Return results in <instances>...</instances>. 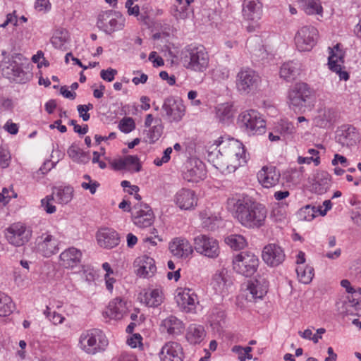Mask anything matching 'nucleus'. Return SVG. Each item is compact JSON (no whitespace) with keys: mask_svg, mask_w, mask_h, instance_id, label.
<instances>
[{"mask_svg":"<svg viewBox=\"0 0 361 361\" xmlns=\"http://www.w3.org/2000/svg\"><path fill=\"white\" fill-rule=\"evenodd\" d=\"M296 272L299 281L304 284H309L314 276V268L310 265L298 266Z\"/></svg>","mask_w":361,"mask_h":361,"instance_id":"obj_39","label":"nucleus"},{"mask_svg":"<svg viewBox=\"0 0 361 361\" xmlns=\"http://www.w3.org/2000/svg\"><path fill=\"white\" fill-rule=\"evenodd\" d=\"M59 244L58 239L50 233H42L36 238L34 250L44 257H50L59 252Z\"/></svg>","mask_w":361,"mask_h":361,"instance_id":"obj_18","label":"nucleus"},{"mask_svg":"<svg viewBox=\"0 0 361 361\" xmlns=\"http://www.w3.org/2000/svg\"><path fill=\"white\" fill-rule=\"evenodd\" d=\"M277 128L282 135H292L296 131L294 125L287 120H281L278 124Z\"/></svg>","mask_w":361,"mask_h":361,"instance_id":"obj_49","label":"nucleus"},{"mask_svg":"<svg viewBox=\"0 0 361 361\" xmlns=\"http://www.w3.org/2000/svg\"><path fill=\"white\" fill-rule=\"evenodd\" d=\"M232 351L238 355V358L240 361L252 359V355L250 353L252 351L251 347L247 346L243 348L240 345H235L233 347Z\"/></svg>","mask_w":361,"mask_h":361,"instance_id":"obj_47","label":"nucleus"},{"mask_svg":"<svg viewBox=\"0 0 361 361\" xmlns=\"http://www.w3.org/2000/svg\"><path fill=\"white\" fill-rule=\"evenodd\" d=\"M197 197L191 190H182V209H193L197 204Z\"/></svg>","mask_w":361,"mask_h":361,"instance_id":"obj_41","label":"nucleus"},{"mask_svg":"<svg viewBox=\"0 0 361 361\" xmlns=\"http://www.w3.org/2000/svg\"><path fill=\"white\" fill-rule=\"evenodd\" d=\"M97 239L99 245L104 248L111 249L118 245L120 238L114 229L104 228L97 232Z\"/></svg>","mask_w":361,"mask_h":361,"instance_id":"obj_25","label":"nucleus"},{"mask_svg":"<svg viewBox=\"0 0 361 361\" xmlns=\"http://www.w3.org/2000/svg\"><path fill=\"white\" fill-rule=\"evenodd\" d=\"M162 109L170 119L176 121L180 120V101L178 99L169 97L164 100Z\"/></svg>","mask_w":361,"mask_h":361,"instance_id":"obj_31","label":"nucleus"},{"mask_svg":"<svg viewBox=\"0 0 361 361\" xmlns=\"http://www.w3.org/2000/svg\"><path fill=\"white\" fill-rule=\"evenodd\" d=\"M302 9L307 15H320L323 13V8L319 0H299Z\"/></svg>","mask_w":361,"mask_h":361,"instance_id":"obj_36","label":"nucleus"},{"mask_svg":"<svg viewBox=\"0 0 361 361\" xmlns=\"http://www.w3.org/2000/svg\"><path fill=\"white\" fill-rule=\"evenodd\" d=\"M259 261L257 255L250 251L235 255L232 259L233 271L245 277L252 276L257 270Z\"/></svg>","mask_w":361,"mask_h":361,"instance_id":"obj_8","label":"nucleus"},{"mask_svg":"<svg viewBox=\"0 0 361 361\" xmlns=\"http://www.w3.org/2000/svg\"><path fill=\"white\" fill-rule=\"evenodd\" d=\"M331 185V175L326 171H318L314 175L312 190L318 195H323L330 188Z\"/></svg>","mask_w":361,"mask_h":361,"instance_id":"obj_28","label":"nucleus"},{"mask_svg":"<svg viewBox=\"0 0 361 361\" xmlns=\"http://www.w3.org/2000/svg\"><path fill=\"white\" fill-rule=\"evenodd\" d=\"M350 269L351 273L355 276H360L361 275V260L357 259L353 262Z\"/></svg>","mask_w":361,"mask_h":361,"instance_id":"obj_64","label":"nucleus"},{"mask_svg":"<svg viewBox=\"0 0 361 361\" xmlns=\"http://www.w3.org/2000/svg\"><path fill=\"white\" fill-rule=\"evenodd\" d=\"M310 90L305 83H298L288 92V104L293 108L300 109L305 106Z\"/></svg>","mask_w":361,"mask_h":361,"instance_id":"obj_22","label":"nucleus"},{"mask_svg":"<svg viewBox=\"0 0 361 361\" xmlns=\"http://www.w3.org/2000/svg\"><path fill=\"white\" fill-rule=\"evenodd\" d=\"M182 54V63L186 69L192 72L202 73L209 68V56L203 45L188 44L185 47Z\"/></svg>","mask_w":361,"mask_h":361,"instance_id":"obj_5","label":"nucleus"},{"mask_svg":"<svg viewBox=\"0 0 361 361\" xmlns=\"http://www.w3.org/2000/svg\"><path fill=\"white\" fill-rule=\"evenodd\" d=\"M300 65L294 61H288L281 66L279 71L280 77L283 80L291 82L295 80L300 74Z\"/></svg>","mask_w":361,"mask_h":361,"instance_id":"obj_32","label":"nucleus"},{"mask_svg":"<svg viewBox=\"0 0 361 361\" xmlns=\"http://www.w3.org/2000/svg\"><path fill=\"white\" fill-rule=\"evenodd\" d=\"M180 345L176 342L166 343L159 353L161 361H180Z\"/></svg>","mask_w":361,"mask_h":361,"instance_id":"obj_29","label":"nucleus"},{"mask_svg":"<svg viewBox=\"0 0 361 361\" xmlns=\"http://www.w3.org/2000/svg\"><path fill=\"white\" fill-rule=\"evenodd\" d=\"M144 300L148 307H157L163 301V293L161 289L155 288L144 295Z\"/></svg>","mask_w":361,"mask_h":361,"instance_id":"obj_40","label":"nucleus"},{"mask_svg":"<svg viewBox=\"0 0 361 361\" xmlns=\"http://www.w3.org/2000/svg\"><path fill=\"white\" fill-rule=\"evenodd\" d=\"M99 185L100 184L96 180H92L88 183L82 182L81 184V187L85 190H89L92 195H94L96 192L97 189Z\"/></svg>","mask_w":361,"mask_h":361,"instance_id":"obj_61","label":"nucleus"},{"mask_svg":"<svg viewBox=\"0 0 361 361\" xmlns=\"http://www.w3.org/2000/svg\"><path fill=\"white\" fill-rule=\"evenodd\" d=\"M318 212L316 207L307 205L300 209V218L304 221H310L315 218Z\"/></svg>","mask_w":361,"mask_h":361,"instance_id":"obj_46","label":"nucleus"},{"mask_svg":"<svg viewBox=\"0 0 361 361\" xmlns=\"http://www.w3.org/2000/svg\"><path fill=\"white\" fill-rule=\"evenodd\" d=\"M56 202L59 204H68L73 198V188L71 186L60 187L55 189L53 192Z\"/></svg>","mask_w":361,"mask_h":361,"instance_id":"obj_37","label":"nucleus"},{"mask_svg":"<svg viewBox=\"0 0 361 361\" xmlns=\"http://www.w3.org/2000/svg\"><path fill=\"white\" fill-rule=\"evenodd\" d=\"M297 161L299 164H310L312 162L314 163V164L317 166L320 164V157H304L302 156H299L298 157Z\"/></svg>","mask_w":361,"mask_h":361,"instance_id":"obj_58","label":"nucleus"},{"mask_svg":"<svg viewBox=\"0 0 361 361\" xmlns=\"http://www.w3.org/2000/svg\"><path fill=\"white\" fill-rule=\"evenodd\" d=\"M126 169L130 170L131 166H134L133 171L139 172L142 169V165L137 156L127 155L124 157Z\"/></svg>","mask_w":361,"mask_h":361,"instance_id":"obj_48","label":"nucleus"},{"mask_svg":"<svg viewBox=\"0 0 361 361\" xmlns=\"http://www.w3.org/2000/svg\"><path fill=\"white\" fill-rule=\"evenodd\" d=\"M202 226L207 230L213 231L221 221L219 213L214 212L210 209H206L200 213Z\"/></svg>","mask_w":361,"mask_h":361,"instance_id":"obj_30","label":"nucleus"},{"mask_svg":"<svg viewBox=\"0 0 361 361\" xmlns=\"http://www.w3.org/2000/svg\"><path fill=\"white\" fill-rule=\"evenodd\" d=\"M118 72L116 69L109 68L106 70H102L100 72V77L105 81L111 82L114 80L115 76Z\"/></svg>","mask_w":361,"mask_h":361,"instance_id":"obj_56","label":"nucleus"},{"mask_svg":"<svg viewBox=\"0 0 361 361\" xmlns=\"http://www.w3.org/2000/svg\"><path fill=\"white\" fill-rule=\"evenodd\" d=\"M206 169L203 162L195 156L188 157L182 169L183 178L189 183H198L206 177Z\"/></svg>","mask_w":361,"mask_h":361,"instance_id":"obj_11","label":"nucleus"},{"mask_svg":"<svg viewBox=\"0 0 361 361\" xmlns=\"http://www.w3.org/2000/svg\"><path fill=\"white\" fill-rule=\"evenodd\" d=\"M118 128L121 132L129 133L135 128V123L132 118L127 117L120 121Z\"/></svg>","mask_w":361,"mask_h":361,"instance_id":"obj_50","label":"nucleus"},{"mask_svg":"<svg viewBox=\"0 0 361 361\" xmlns=\"http://www.w3.org/2000/svg\"><path fill=\"white\" fill-rule=\"evenodd\" d=\"M216 117L221 123H225L233 116V106L230 103L219 104L215 109Z\"/></svg>","mask_w":361,"mask_h":361,"instance_id":"obj_38","label":"nucleus"},{"mask_svg":"<svg viewBox=\"0 0 361 361\" xmlns=\"http://www.w3.org/2000/svg\"><path fill=\"white\" fill-rule=\"evenodd\" d=\"M263 261L269 266L276 267L285 259L283 250L278 245L272 243L266 245L262 250Z\"/></svg>","mask_w":361,"mask_h":361,"instance_id":"obj_23","label":"nucleus"},{"mask_svg":"<svg viewBox=\"0 0 361 361\" xmlns=\"http://www.w3.org/2000/svg\"><path fill=\"white\" fill-rule=\"evenodd\" d=\"M130 307V302H128L121 298H116L109 302L107 307L108 311L106 313L107 316H109V314H121V316H124L128 314Z\"/></svg>","mask_w":361,"mask_h":361,"instance_id":"obj_33","label":"nucleus"},{"mask_svg":"<svg viewBox=\"0 0 361 361\" xmlns=\"http://www.w3.org/2000/svg\"><path fill=\"white\" fill-rule=\"evenodd\" d=\"M195 250L207 257L215 259L220 254L219 241L212 236L201 234L194 238Z\"/></svg>","mask_w":361,"mask_h":361,"instance_id":"obj_13","label":"nucleus"},{"mask_svg":"<svg viewBox=\"0 0 361 361\" xmlns=\"http://www.w3.org/2000/svg\"><path fill=\"white\" fill-rule=\"evenodd\" d=\"M172 152H173V149H172V148L171 147H167L164 151L163 157L161 158H159V157L156 158L154 160V164L157 166H161L164 164H166V163L169 162L170 159H171V154Z\"/></svg>","mask_w":361,"mask_h":361,"instance_id":"obj_53","label":"nucleus"},{"mask_svg":"<svg viewBox=\"0 0 361 361\" xmlns=\"http://www.w3.org/2000/svg\"><path fill=\"white\" fill-rule=\"evenodd\" d=\"M318 31L313 26H303L296 32L295 44L300 51H309L315 45Z\"/></svg>","mask_w":361,"mask_h":361,"instance_id":"obj_15","label":"nucleus"},{"mask_svg":"<svg viewBox=\"0 0 361 361\" xmlns=\"http://www.w3.org/2000/svg\"><path fill=\"white\" fill-rule=\"evenodd\" d=\"M31 65L27 59L21 54H13L8 60L4 59L1 63L2 75L10 81L25 84L32 78Z\"/></svg>","mask_w":361,"mask_h":361,"instance_id":"obj_4","label":"nucleus"},{"mask_svg":"<svg viewBox=\"0 0 361 361\" xmlns=\"http://www.w3.org/2000/svg\"><path fill=\"white\" fill-rule=\"evenodd\" d=\"M262 79L257 72L251 68L243 67L235 76V88L242 95L255 92L261 85Z\"/></svg>","mask_w":361,"mask_h":361,"instance_id":"obj_7","label":"nucleus"},{"mask_svg":"<svg viewBox=\"0 0 361 361\" xmlns=\"http://www.w3.org/2000/svg\"><path fill=\"white\" fill-rule=\"evenodd\" d=\"M5 235L10 244L20 247L30 240L32 231L23 224L15 223L6 229Z\"/></svg>","mask_w":361,"mask_h":361,"instance_id":"obj_17","label":"nucleus"},{"mask_svg":"<svg viewBox=\"0 0 361 361\" xmlns=\"http://www.w3.org/2000/svg\"><path fill=\"white\" fill-rule=\"evenodd\" d=\"M162 131L163 128L161 125L154 126L150 128L147 133L149 142L153 144L157 142L161 137Z\"/></svg>","mask_w":361,"mask_h":361,"instance_id":"obj_51","label":"nucleus"},{"mask_svg":"<svg viewBox=\"0 0 361 361\" xmlns=\"http://www.w3.org/2000/svg\"><path fill=\"white\" fill-rule=\"evenodd\" d=\"M225 243L235 250H243L247 246L245 238L240 234H231L225 238Z\"/></svg>","mask_w":361,"mask_h":361,"instance_id":"obj_43","label":"nucleus"},{"mask_svg":"<svg viewBox=\"0 0 361 361\" xmlns=\"http://www.w3.org/2000/svg\"><path fill=\"white\" fill-rule=\"evenodd\" d=\"M31 65L27 59L21 54H13L8 60L4 59L1 63L2 75L10 81L25 84L32 78Z\"/></svg>","mask_w":361,"mask_h":361,"instance_id":"obj_3","label":"nucleus"},{"mask_svg":"<svg viewBox=\"0 0 361 361\" xmlns=\"http://www.w3.org/2000/svg\"><path fill=\"white\" fill-rule=\"evenodd\" d=\"M243 16L247 20H257L262 13V4L259 0H244Z\"/></svg>","mask_w":361,"mask_h":361,"instance_id":"obj_26","label":"nucleus"},{"mask_svg":"<svg viewBox=\"0 0 361 361\" xmlns=\"http://www.w3.org/2000/svg\"><path fill=\"white\" fill-rule=\"evenodd\" d=\"M142 337L140 334H133L129 338H128L126 343L127 344L133 348H135L137 346H142Z\"/></svg>","mask_w":361,"mask_h":361,"instance_id":"obj_55","label":"nucleus"},{"mask_svg":"<svg viewBox=\"0 0 361 361\" xmlns=\"http://www.w3.org/2000/svg\"><path fill=\"white\" fill-rule=\"evenodd\" d=\"M332 207V203L330 200H326L323 202L322 206H319L317 207V211L318 212V214L322 216H324L327 212L329 211Z\"/></svg>","mask_w":361,"mask_h":361,"instance_id":"obj_63","label":"nucleus"},{"mask_svg":"<svg viewBox=\"0 0 361 361\" xmlns=\"http://www.w3.org/2000/svg\"><path fill=\"white\" fill-rule=\"evenodd\" d=\"M245 47L250 54L255 55L262 51L263 48L261 39L257 36L248 39L246 42Z\"/></svg>","mask_w":361,"mask_h":361,"instance_id":"obj_44","label":"nucleus"},{"mask_svg":"<svg viewBox=\"0 0 361 361\" xmlns=\"http://www.w3.org/2000/svg\"><path fill=\"white\" fill-rule=\"evenodd\" d=\"M169 250L173 255L178 256L180 253V239L176 238L173 241L169 244Z\"/></svg>","mask_w":361,"mask_h":361,"instance_id":"obj_62","label":"nucleus"},{"mask_svg":"<svg viewBox=\"0 0 361 361\" xmlns=\"http://www.w3.org/2000/svg\"><path fill=\"white\" fill-rule=\"evenodd\" d=\"M233 216L243 228H259L265 225L268 211L267 207L247 198L232 199Z\"/></svg>","mask_w":361,"mask_h":361,"instance_id":"obj_2","label":"nucleus"},{"mask_svg":"<svg viewBox=\"0 0 361 361\" xmlns=\"http://www.w3.org/2000/svg\"><path fill=\"white\" fill-rule=\"evenodd\" d=\"M269 282L264 276H259L247 281L244 290L245 300L250 302L262 300L268 293Z\"/></svg>","mask_w":361,"mask_h":361,"instance_id":"obj_12","label":"nucleus"},{"mask_svg":"<svg viewBox=\"0 0 361 361\" xmlns=\"http://www.w3.org/2000/svg\"><path fill=\"white\" fill-rule=\"evenodd\" d=\"M82 350L90 355L104 352L109 345L105 334L99 329H92L83 331L79 339Z\"/></svg>","mask_w":361,"mask_h":361,"instance_id":"obj_6","label":"nucleus"},{"mask_svg":"<svg viewBox=\"0 0 361 361\" xmlns=\"http://www.w3.org/2000/svg\"><path fill=\"white\" fill-rule=\"evenodd\" d=\"M11 154L8 150L0 149V167L2 169L7 168L11 161Z\"/></svg>","mask_w":361,"mask_h":361,"instance_id":"obj_54","label":"nucleus"},{"mask_svg":"<svg viewBox=\"0 0 361 361\" xmlns=\"http://www.w3.org/2000/svg\"><path fill=\"white\" fill-rule=\"evenodd\" d=\"M238 124L249 135L264 133L266 123L261 114L255 110L241 112L238 117Z\"/></svg>","mask_w":361,"mask_h":361,"instance_id":"obj_9","label":"nucleus"},{"mask_svg":"<svg viewBox=\"0 0 361 361\" xmlns=\"http://www.w3.org/2000/svg\"><path fill=\"white\" fill-rule=\"evenodd\" d=\"M193 253V247L187 240L182 239V258L188 257Z\"/></svg>","mask_w":361,"mask_h":361,"instance_id":"obj_59","label":"nucleus"},{"mask_svg":"<svg viewBox=\"0 0 361 361\" xmlns=\"http://www.w3.org/2000/svg\"><path fill=\"white\" fill-rule=\"evenodd\" d=\"M55 199L52 195H47L41 200V206L47 214H53L56 212V207L52 202Z\"/></svg>","mask_w":361,"mask_h":361,"instance_id":"obj_52","label":"nucleus"},{"mask_svg":"<svg viewBox=\"0 0 361 361\" xmlns=\"http://www.w3.org/2000/svg\"><path fill=\"white\" fill-rule=\"evenodd\" d=\"M15 309L11 298L0 292V316H10Z\"/></svg>","mask_w":361,"mask_h":361,"instance_id":"obj_42","label":"nucleus"},{"mask_svg":"<svg viewBox=\"0 0 361 361\" xmlns=\"http://www.w3.org/2000/svg\"><path fill=\"white\" fill-rule=\"evenodd\" d=\"M257 176L259 184L264 188H278L283 185L281 173L274 166H263Z\"/></svg>","mask_w":361,"mask_h":361,"instance_id":"obj_20","label":"nucleus"},{"mask_svg":"<svg viewBox=\"0 0 361 361\" xmlns=\"http://www.w3.org/2000/svg\"><path fill=\"white\" fill-rule=\"evenodd\" d=\"M359 137V133L355 127L345 125L337 130L335 139L342 148L349 149L357 144Z\"/></svg>","mask_w":361,"mask_h":361,"instance_id":"obj_21","label":"nucleus"},{"mask_svg":"<svg viewBox=\"0 0 361 361\" xmlns=\"http://www.w3.org/2000/svg\"><path fill=\"white\" fill-rule=\"evenodd\" d=\"M329 50L328 65L329 69L336 73L341 80L347 81L349 79V74L345 71L344 52L340 49L338 44L332 48L329 47Z\"/></svg>","mask_w":361,"mask_h":361,"instance_id":"obj_16","label":"nucleus"},{"mask_svg":"<svg viewBox=\"0 0 361 361\" xmlns=\"http://www.w3.org/2000/svg\"><path fill=\"white\" fill-rule=\"evenodd\" d=\"M135 263L137 264V275L143 278L152 277L156 270L155 262L153 258L147 255H143L136 259Z\"/></svg>","mask_w":361,"mask_h":361,"instance_id":"obj_27","label":"nucleus"},{"mask_svg":"<svg viewBox=\"0 0 361 361\" xmlns=\"http://www.w3.org/2000/svg\"><path fill=\"white\" fill-rule=\"evenodd\" d=\"M352 219L356 224L361 226V202L355 204L352 212Z\"/></svg>","mask_w":361,"mask_h":361,"instance_id":"obj_57","label":"nucleus"},{"mask_svg":"<svg viewBox=\"0 0 361 361\" xmlns=\"http://www.w3.org/2000/svg\"><path fill=\"white\" fill-rule=\"evenodd\" d=\"M233 285V278L229 271L226 268L216 270L209 282V288L216 294L221 295H227Z\"/></svg>","mask_w":361,"mask_h":361,"instance_id":"obj_14","label":"nucleus"},{"mask_svg":"<svg viewBox=\"0 0 361 361\" xmlns=\"http://www.w3.org/2000/svg\"><path fill=\"white\" fill-rule=\"evenodd\" d=\"M132 219L134 224L140 228L150 226L154 221V214L150 206L144 202L133 206Z\"/></svg>","mask_w":361,"mask_h":361,"instance_id":"obj_19","label":"nucleus"},{"mask_svg":"<svg viewBox=\"0 0 361 361\" xmlns=\"http://www.w3.org/2000/svg\"><path fill=\"white\" fill-rule=\"evenodd\" d=\"M206 336V331L201 325L191 324L186 332V340L192 345L200 343Z\"/></svg>","mask_w":361,"mask_h":361,"instance_id":"obj_35","label":"nucleus"},{"mask_svg":"<svg viewBox=\"0 0 361 361\" xmlns=\"http://www.w3.org/2000/svg\"><path fill=\"white\" fill-rule=\"evenodd\" d=\"M205 147L209 161L221 173L234 172L246 163L244 146L234 138L220 137Z\"/></svg>","mask_w":361,"mask_h":361,"instance_id":"obj_1","label":"nucleus"},{"mask_svg":"<svg viewBox=\"0 0 361 361\" xmlns=\"http://www.w3.org/2000/svg\"><path fill=\"white\" fill-rule=\"evenodd\" d=\"M82 149L77 147L75 144H72L68 149L67 153L73 161L78 159L79 154H81Z\"/></svg>","mask_w":361,"mask_h":361,"instance_id":"obj_60","label":"nucleus"},{"mask_svg":"<svg viewBox=\"0 0 361 361\" xmlns=\"http://www.w3.org/2000/svg\"><path fill=\"white\" fill-rule=\"evenodd\" d=\"M82 255L79 249L68 247L60 254V264L66 269H73L80 263Z\"/></svg>","mask_w":361,"mask_h":361,"instance_id":"obj_24","label":"nucleus"},{"mask_svg":"<svg viewBox=\"0 0 361 361\" xmlns=\"http://www.w3.org/2000/svg\"><path fill=\"white\" fill-rule=\"evenodd\" d=\"M179 323L177 317H166L162 322V326L166 329L169 334H173L180 331Z\"/></svg>","mask_w":361,"mask_h":361,"instance_id":"obj_45","label":"nucleus"},{"mask_svg":"<svg viewBox=\"0 0 361 361\" xmlns=\"http://www.w3.org/2000/svg\"><path fill=\"white\" fill-rule=\"evenodd\" d=\"M125 18L121 13L114 10L101 12L97 18V26L108 35L124 27Z\"/></svg>","mask_w":361,"mask_h":361,"instance_id":"obj_10","label":"nucleus"},{"mask_svg":"<svg viewBox=\"0 0 361 361\" xmlns=\"http://www.w3.org/2000/svg\"><path fill=\"white\" fill-rule=\"evenodd\" d=\"M197 303V295L188 288L182 290V312L185 314L195 313Z\"/></svg>","mask_w":361,"mask_h":361,"instance_id":"obj_34","label":"nucleus"}]
</instances>
